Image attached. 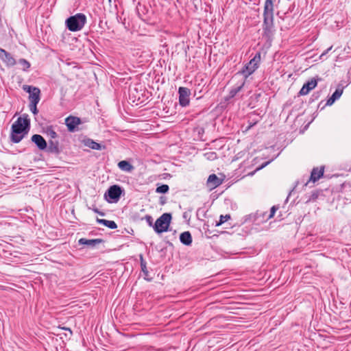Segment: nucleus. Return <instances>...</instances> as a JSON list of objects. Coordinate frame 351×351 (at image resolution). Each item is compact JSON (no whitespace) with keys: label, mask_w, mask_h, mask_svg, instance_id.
Here are the masks:
<instances>
[{"label":"nucleus","mask_w":351,"mask_h":351,"mask_svg":"<svg viewBox=\"0 0 351 351\" xmlns=\"http://www.w3.org/2000/svg\"><path fill=\"white\" fill-rule=\"evenodd\" d=\"M29 127L30 119L28 114H24L23 117L18 118L12 125L11 141L14 143H19L27 134Z\"/></svg>","instance_id":"nucleus-1"},{"label":"nucleus","mask_w":351,"mask_h":351,"mask_svg":"<svg viewBox=\"0 0 351 351\" xmlns=\"http://www.w3.org/2000/svg\"><path fill=\"white\" fill-rule=\"evenodd\" d=\"M86 23V16L82 13L76 14L66 20V26L71 32L81 30Z\"/></svg>","instance_id":"nucleus-2"},{"label":"nucleus","mask_w":351,"mask_h":351,"mask_svg":"<svg viewBox=\"0 0 351 351\" xmlns=\"http://www.w3.org/2000/svg\"><path fill=\"white\" fill-rule=\"evenodd\" d=\"M172 216L171 213H163L159 218H158L153 226L154 231L160 234L167 232L171 223Z\"/></svg>","instance_id":"nucleus-3"},{"label":"nucleus","mask_w":351,"mask_h":351,"mask_svg":"<svg viewBox=\"0 0 351 351\" xmlns=\"http://www.w3.org/2000/svg\"><path fill=\"white\" fill-rule=\"evenodd\" d=\"M261 61V53H256L254 57L245 65L239 73L244 75L245 78H247L251 74H252L258 68V64Z\"/></svg>","instance_id":"nucleus-4"},{"label":"nucleus","mask_w":351,"mask_h":351,"mask_svg":"<svg viewBox=\"0 0 351 351\" xmlns=\"http://www.w3.org/2000/svg\"><path fill=\"white\" fill-rule=\"evenodd\" d=\"M122 191L120 186L114 184L109 187L105 197L109 202H117L120 199Z\"/></svg>","instance_id":"nucleus-5"},{"label":"nucleus","mask_w":351,"mask_h":351,"mask_svg":"<svg viewBox=\"0 0 351 351\" xmlns=\"http://www.w3.org/2000/svg\"><path fill=\"white\" fill-rule=\"evenodd\" d=\"M23 90L29 94V103L38 104L40 99V90L38 88L28 85H24Z\"/></svg>","instance_id":"nucleus-6"},{"label":"nucleus","mask_w":351,"mask_h":351,"mask_svg":"<svg viewBox=\"0 0 351 351\" xmlns=\"http://www.w3.org/2000/svg\"><path fill=\"white\" fill-rule=\"evenodd\" d=\"M179 104L181 106L185 107L189 104L191 90L186 87H180L178 89Z\"/></svg>","instance_id":"nucleus-7"},{"label":"nucleus","mask_w":351,"mask_h":351,"mask_svg":"<svg viewBox=\"0 0 351 351\" xmlns=\"http://www.w3.org/2000/svg\"><path fill=\"white\" fill-rule=\"evenodd\" d=\"M274 25V19L264 18L263 24V36L269 38L273 34L272 28Z\"/></svg>","instance_id":"nucleus-8"},{"label":"nucleus","mask_w":351,"mask_h":351,"mask_svg":"<svg viewBox=\"0 0 351 351\" xmlns=\"http://www.w3.org/2000/svg\"><path fill=\"white\" fill-rule=\"evenodd\" d=\"M81 123L80 118L77 117L69 116L65 119V124L68 130L71 132H75L77 126L81 124Z\"/></svg>","instance_id":"nucleus-9"},{"label":"nucleus","mask_w":351,"mask_h":351,"mask_svg":"<svg viewBox=\"0 0 351 351\" xmlns=\"http://www.w3.org/2000/svg\"><path fill=\"white\" fill-rule=\"evenodd\" d=\"M276 0H265L263 11V18L274 19V2Z\"/></svg>","instance_id":"nucleus-10"},{"label":"nucleus","mask_w":351,"mask_h":351,"mask_svg":"<svg viewBox=\"0 0 351 351\" xmlns=\"http://www.w3.org/2000/svg\"><path fill=\"white\" fill-rule=\"evenodd\" d=\"M317 84V82L315 79L312 78L311 80L305 83L299 92L300 95H306L311 90L315 88Z\"/></svg>","instance_id":"nucleus-11"},{"label":"nucleus","mask_w":351,"mask_h":351,"mask_svg":"<svg viewBox=\"0 0 351 351\" xmlns=\"http://www.w3.org/2000/svg\"><path fill=\"white\" fill-rule=\"evenodd\" d=\"M0 58L8 66H14L16 64V61L12 55L2 49H0Z\"/></svg>","instance_id":"nucleus-12"},{"label":"nucleus","mask_w":351,"mask_h":351,"mask_svg":"<svg viewBox=\"0 0 351 351\" xmlns=\"http://www.w3.org/2000/svg\"><path fill=\"white\" fill-rule=\"evenodd\" d=\"M32 141L34 143L38 148L40 150L47 149V144L45 138L40 134H34L32 136Z\"/></svg>","instance_id":"nucleus-13"},{"label":"nucleus","mask_w":351,"mask_h":351,"mask_svg":"<svg viewBox=\"0 0 351 351\" xmlns=\"http://www.w3.org/2000/svg\"><path fill=\"white\" fill-rule=\"evenodd\" d=\"M103 242L104 240L101 239H87L85 238H82L78 241V243L80 245H85L90 247H94L97 245L100 244Z\"/></svg>","instance_id":"nucleus-14"},{"label":"nucleus","mask_w":351,"mask_h":351,"mask_svg":"<svg viewBox=\"0 0 351 351\" xmlns=\"http://www.w3.org/2000/svg\"><path fill=\"white\" fill-rule=\"evenodd\" d=\"M324 171V167H321L320 169H318L317 167L313 168L311 171L308 182H315L323 176Z\"/></svg>","instance_id":"nucleus-15"},{"label":"nucleus","mask_w":351,"mask_h":351,"mask_svg":"<svg viewBox=\"0 0 351 351\" xmlns=\"http://www.w3.org/2000/svg\"><path fill=\"white\" fill-rule=\"evenodd\" d=\"M221 184V180L215 175L211 174L207 180V186L211 189L219 186Z\"/></svg>","instance_id":"nucleus-16"},{"label":"nucleus","mask_w":351,"mask_h":351,"mask_svg":"<svg viewBox=\"0 0 351 351\" xmlns=\"http://www.w3.org/2000/svg\"><path fill=\"white\" fill-rule=\"evenodd\" d=\"M47 148L48 149V152L56 154H58L61 152L59 142L56 139L49 140V146Z\"/></svg>","instance_id":"nucleus-17"},{"label":"nucleus","mask_w":351,"mask_h":351,"mask_svg":"<svg viewBox=\"0 0 351 351\" xmlns=\"http://www.w3.org/2000/svg\"><path fill=\"white\" fill-rule=\"evenodd\" d=\"M180 242L185 245H190L192 243V237L189 231L184 232L180 235Z\"/></svg>","instance_id":"nucleus-18"},{"label":"nucleus","mask_w":351,"mask_h":351,"mask_svg":"<svg viewBox=\"0 0 351 351\" xmlns=\"http://www.w3.org/2000/svg\"><path fill=\"white\" fill-rule=\"evenodd\" d=\"M118 167L125 172H132L134 167L127 160H121L118 163Z\"/></svg>","instance_id":"nucleus-19"},{"label":"nucleus","mask_w":351,"mask_h":351,"mask_svg":"<svg viewBox=\"0 0 351 351\" xmlns=\"http://www.w3.org/2000/svg\"><path fill=\"white\" fill-rule=\"evenodd\" d=\"M343 93V89L337 88L332 96L327 100L326 105L331 106L337 99H338Z\"/></svg>","instance_id":"nucleus-20"},{"label":"nucleus","mask_w":351,"mask_h":351,"mask_svg":"<svg viewBox=\"0 0 351 351\" xmlns=\"http://www.w3.org/2000/svg\"><path fill=\"white\" fill-rule=\"evenodd\" d=\"M97 222L98 223L102 224L110 229H116L117 228V223L114 221H110L104 219H97Z\"/></svg>","instance_id":"nucleus-21"},{"label":"nucleus","mask_w":351,"mask_h":351,"mask_svg":"<svg viewBox=\"0 0 351 351\" xmlns=\"http://www.w3.org/2000/svg\"><path fill=\"white\" fill-rule=\"evenodd\" d=\"M141 270L145 276L144 278L147 281H151L152 278L149 276V271L147 269L146 263L144 261L142 256H141Z\"/></svg>","instance_id":"nucleus-22"},{"label":"nucleus","mask_w":351,"mask_h":351,"mask_svg":"<svg viewBox=\"0 0 351 351\" xmlns=\"http://www.w3.org/2000/svg\"><path fill=\"white\" fill-rule=\"evenodd\" d=\"M86 145L88 146L90 148L95 150H101L102 147V146L99 143L95 142L94 141L90 139L88 140Z\"/></svg>","instance_id":"nucleus-23"},{"label":"nucleus","mask_w":351,"mask_h":351,"mask_svg":"<svg viewBox=\"0 0 351 351\" xmlns=\"http://www.w3.org/2000/svg\"><path fill=\"white\" fill-rule=\"evenodd\" d=\"M46 134L47 136L50 138V140H55L58 137L57 133L54 131L52 127L47 128Z\"/></svg>","instance_id":"nucleus-24"},{"label":"nucleus","mask_w":351,"mask_h":351,"mask_svg":"<svg viewBox=\"0 0 351 351\" xmlns=\"http://www.w3.org/2000/svg\"><path fill=\"white\" fill-rule=\"evenodd\" d=\"M169 190V186L167 184H161L156 189V193H167Z\"/></svg>","instance_id":"nucleus-25"},{"label":"nucleus","mask_w":351,"mask_h":351,"mask_svg":"<svg viewBox=\"0 0 351 351\" xmlns=\"http://www.w3.org/2000/svg\"><path fill=\"white\" fill-rule=\"evenodd\" d=\"M19 64L21 66L23 71H26L30 67V63L23 58H21L19 60Z\"/></svg>","instance_id":"nucleus-26"},{"label":"nucleus","mask_w":351,"mask_h":351,"mask_svg":"<svg viewBox=\"0 0 351 351\" xmlns=\"http://www.w3.org/2000/svg\"><path fill=\"white\" fill-rule=\"evenodd\" d=\"M230 219V215H221L220 219L219 221H217L216 226H219L221 224H223L224 222L227 221L228 219Z\"/></svg>","instance_id":"nucleus-27"},{"label":"nucleus","mask_w":351,"mask_h":351,"mask_svg":"<svg viewBox=\"0 0 351 351\" xmlns=\"http://www.w3.org/2000/svg\"><path fill=\"white\" fill-rule=\"evenodd\" d=\"M244 84H245V82H243L240 86H237L236 88H232L230 90V92L231 96L232 97L235 96L242 89V88L243 87Z\"/></svg>","instance_id":"nucleus-28"},{"label":"nucleus","mask_w":351,"mask_h":351,"mask_svg":"<svg viewBox=\"0 0 351 351\" xmlns=\"http://www.w3.org/2000/svg\"><path fill=\"white\" fill-rule=\"evenodd\" d=\"M37 104L36 103H29V110L34 114H37L38 112V110L37 109Z\"/></svg>","instance_id":"nucleus-29"},{"label":"nucleus","mask_w":351,"mask_h":351,"mask_svg":"<svg viewBox=\"0 0 351 351\" xmlns=\"http://www.w3.org/2000/svg\"><path fill=\"white\" fill-rule=\"evenodd\" d=\"M278 209V206H274L270 209V213L267 217V219L272 218L274 216L276 211Z\"/></svg>","instance_id":"nucleus-30"},{"label":"nucleus","mask_w":351,"mask_h":351,"mask_svg":"<svg viewBox=\"0 0 351 351\" xmlns=\"http://www.w3.org/2000/svg\"><path fill=\"white\" fill-rule=\"evenodd\" d=\"M145 219L149 226L153 227L154 226L153 225V218L152 216L147 215H145Z\"/></svg>","instance_id":"nucleus-31"},{"label":"nucleus","mask_w":351,"mask_h":351,"mask_svg":"<svg viewBox=\"0 0 351 351\" xmlns=\"http://www.w3.org/2000/svg\"><path fill=\"white\" fill-rule=\"evenodd\" d=\"M205 156H207L208 159H212V160L217 158V154L215 152H208V153L205 154Z\"/></svg>","instance_id":"nucleus-32"},{"label":"nucleus","mask_w":351,"mask_h":351,"mask_svg":"<svg viewBox=\"0 0 351 351\" xmlns=\"http://www.w3.org/2000/svg\"><path fill=\"white\" fill-rule=\"evenodd\" d=\"M332 48V46H330L326 50H325L320 56V58H322L324 56H326Z\"/></svg>","instance_id":"nucleus-33"},{"label":"nucleus","mask_w":351,"mask_h":351,"mask_svg":"<svg viewBox=\"0 0 351 351\" xmlns=\"http://www.w3.org/2000/svg\"><path fill=\"white\" fill-rule=\"evenodd\" d=\"M166 201L167 198L165 197L162 196L160 197V204L161 205H164L166 203Z\"/></svg>","instance_id":"nucleus-34"},{"label":"nucleus","mask_w":351,"mask_h":351,"mask_svg":"<svg viewBox=\"0 0 351 351\" xmlns=\"http://www.w3.org/2000/svg\"><path fill=\"white\" fill-rule=\"evenodd\" d=\"M257 123V121H254V122H250L249 125L247 126V130H249L250 129L252 126H254L256 123Z\"/></svg>","instance_id":"nucleus-35"},{"label":"nucleus","mask_w":351,"mask_h":351,"mask_svg":"<svg viewBox=\"0 0 351 351\" xmlns=\"http://www.w3.org/2000/svg\"><path fill=\"white\" fill-rule=\"evenodd\" d=\"M93 211L96 213H99V210L98 208H93Z\"/></svg>","instance_id":"nucleus-36"},{"label":"nucleus","mask_w":351,"mask_h":351,"mask_svg":"<svg viewBox=\"0 0 351 351\" xmlns=\"http://www.w3.org/2000/svg\"><path fill=\"white\" fill-rule=\"evenodd\" d=\"M64 330H69L71 334H72V331L70 328H63Z\"/></svg>","instance_id":"nucleus-37"},{"label":"nucleus","mask_w":351,"mask_h":351,"mask_svg":"<svg viewBox=\"0 0 351 351\" xmlns=\"http://www.w3.org/2000/svg\"><path fill=\"white\" fill-rule=\"evenodd\" d=\"M98 214H99V215H101V216L104 215V213L101 211H99V213Z\"/></svg>","instance_id":"nucleus-38"},{"label":"nucleus","mask_w":351,"mask_h":351,"mask_svg":"<svg viewBox=\"0 0 351 351\" xmlns=\"http://www.w3.org/2000/svg\"><path fill=\"white\" fill-rule=\"evenodd\" d=\"M111 0H109V1H110Z\"/></svg>","instance_id":"nucleus-39"}]
</instances>
